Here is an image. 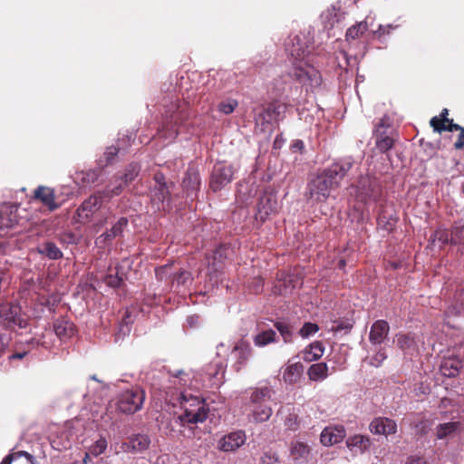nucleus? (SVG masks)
Listing matches in <instances>:
<instances>
[{"label":"nucleus","instance_id":"61","mask_svg":"<svg viewBox=\"0 0 464 464\" xmlns=\"http://www.w3.org/2000/svg\"><path fill=\"white\" fill-rule=\"evenodd\" d=\"M395 27L392 24L387 25H380L379 28L374 32L376 35L379 37L383 36L387 34H390L391 30L394 29Z\"/></svg>","mask_w":464,"mask_h":464},{"label":"nucleus","instance_id":"51","mask_svg":"<svg viewBox=\"0 0 464 464\" xmlns=\"http://www.w3.org/2000/svg\"><path fill=\"white\" fill-rule=\"evenodd\" d=\"M353 327V324L349 320H338L334 321L332 326V331L334 332H341L344 330L345 332H350Z\"/></svg>","mask_w":464,"mask_h":464},{"label":"nucleus","instance_id":"21","mask_svg":"<svg viewBox=\"0 0 464 464\" xmlns=\"http://www.w3.org/2000/svg\"><path fill=\"white\" fill-rule=\"evenodd\" d=\"M200 184L201 180L198 169L189 166L182 181L183 188L187 191L188 196L196 193L199 189Z\"/></svg>","mask_w":464,"mask_h":464},{"label":"nucleus","instance_id":"12","mask_svg":"<svg viewBox=\"0 0 464 464\" xmlns=\"http://www.w3.org/2000/svg\"><path fill=\"white\" fill-rule=\"evenodd\" d=\"M139 172L140 167L138 164H130L126 168L124 174L114 178L115 186L112 188H107L104 189V195L107 196V198L120 195L123 188L136 179Z\"/></svg>","mask_w":464,"mask_h":464},{"label":"nucleus","instance_id":"58","mask_svg":"<svg viewBox=\"0 0 464 464\" xmlns=\"http://www.w3.org/2000/svg\"><path fill=\"white\" fill-rule=\"evenodd\" d=\"M119 150L116 147H108L106 151L104 152V156L106 158V163H111L113 159L117 156Z\"/></svg>","mask_w":464,"mask_h":464},{"label":"nucleus","instance_id":"3","mask_svg":"<svg viewBox=\"0 0 464 464\" xmlns=\"http://www.w3.org/2000/svg\"><path fill=\"white\" fill-rule=\"evenodd\" d=\"M189 103L185 101L177 100L166 107L162 118L161 129L164 139L176 138L178 128L183 125L189 118Z\"/></svg>","mask_w":464,"mask_h":464},{"label":"nucleus","instance_id":"7","mask_svg":"<svg viewBox=\"0 0 464 464\" xmlns=\"http://www.w3.org/2000/svg\"><path fill=\"white\" fill-rule=\"evenodd\" d=\"M145 398V392L140 387L126 390L119 397L118 409L123 413L133 414L142 408Z\"/></svg>","mask_w":464,"mask_h":464},{"label":"nucleus","instance_id":"9","mask_svg":"<svg viewBox=\"0 0 464 464\" xmlns=\"http://www.w3.org/2000/svg\"><path fill=\"white\" fill-rule=\"evenodd\" d=\"M375 146L382 153L390 150L395 141L394 131L389 123V119L383 117L375 126Z\"/></svg>","mask_w":464,"mask_h":464},{"label":"nucleus","instance_id":"63","mask_svg":"<svg viewBox=\"0 0 464 464\" xmlns=\"http://www.w3.org/2000/svg\"><path fill=\"white\" fill-rule=\"evenodd\" d=\"M293 148L302 150L304 148V144L302 140H296L293 144Z\"/></svg>","mask_w":464,"mask_h":464},{"label":"nucleus","instance_id":"14","mask_svg":"<svg viewBox=\"0 0 464 464\" xmlns=\"http://www.w3.org/2000/svg\"><path fill=\"white\" fill-rule=\"evenodd\" d=\"M104 193L93 194L86 198L77 208L76 214L81 222H86L96 213L102 205Z\"/></svg>","mask_w":464,"mask_h":464},{"label":"nucleus","instance_id":"52","mask_svg":"<svg viewBox=\"0 0 464 464\" xmlns=\"http://www.w3.org/2000/svg\"><path fill=\"white\" fill-rule=\"evenodd\" d=\"M434 237L443 245L450 244V233L445 228H439L434 232Z\"/></svg>","mask_w":464,"mask_h":464},{"label":"nucleus","instance_id":"31","mask_svg":"<svg viewBox=\"0 0 464 464\" xmlns=\"http://www.w3.org/2000/svg\"><path fill=\"white\" fill-rule=\"evenodd\" d=\"M251 416L256 423L268 420L273 413L272 407L269 404H251Z\"/></svg>","mask_w":464,"mask_h":464},{"label":"nucleus","instance_id":"49","mask_svg":"<svg viewBox=\"0 0 464 464\" xmlns=\"http://www.w3.org/2000/svg\"><path fill=\"white\" fill-rule=\"evenodd\" d=\"M319 331V326L316 324L314 323H304L302 328L299 331V334L303 338H307L312 334H314Z\"/></svg>","mask_w":464,"mask_h":464},{"label":"nucleus","instance_id":"47","mask_svg":"<svg viewBox=\"0 0 464 464\" xmlns=\"http://www.w3.org/2000/svg\"><path fill=\"white\" fill-rule=\"evenodd\" d=\"M238 106V102L235 99H227L222 101L218 104V111L226 115H229L234 112V111Z\"/></svg>","mask_w":464,"mask_h":464},{"label":"nucleus","instance_id":"48","mask_svg":"<svg viewBox=\"0 0 464 464\" xmlns=\"http://www.w3.org/2000/svg\"><path fill=\"white\" fill-rule=\"evenodd\" d=\"M107 448V441L105 439H100L95 441L89 449L92 456L97 457L102 454Z\"/></svg>","mask_w":464,"mask_h":464},{"label":"nucleus","instance_id":"2","mask_svg":"<svg viewBox=\"0 0 464 464\" xmlns=\"http://www.w3.org/2000/svg\"><path fill=\"white\" fill-rule=\"evenodd\" d=\"M285 45L293 63L291 76L298 82L311 88L320 86L322 83L320 72L304 62L308 54V46L303 39L299 35H295Z\"/></svg>","mask_w":464,"mask_h":464},{"label":"nucleus","instance_id":"37","mask_svg":"<svg viewBox=\"0 0 464 464\" xmlns=\"http://www.w3.org/2000/svg\"><path fill=\"white\" fill-rule=\"evenodd\" d=\"M459 427V422L450 421L439 424L436 427V437L438 440L445 439L446 437L453 434Z\"/></svg>","mask_w":464,"mask_h":464},{"label":"nucleus","instance_id":"54","mask_svg":"<svg viewBox=\"0 0 464 464\" xmlns=\"http://www.w3.org/2000/svg\"><path fill=\"white\" fill-rule=\"evenodd\" d=\"M170 269H171V266L169 265H165L160 267H157L155 269L156 278L159 281H163V280L167 279L168 277H169L171 276Z\"/></svg>","mask_w":464,"mask_h":464},{"label":"nucleus","instance_id":"19","mask_svg":"<svg viewBox=\"0 0 464 464\" xmlns=\"http://www.w3.org/2000/svg\"><path fill=\"white\" fill-rule=\"evenodd\" d=\"M286 110V105L278 101L270 102L260 114L266 122H278Z\"/></svg>","mask_w":464,"mask_h":464},{"label":"nucleus","instance_id":"4","mask_svg":"<svg viewBox=\"0 0 464 464\" xmlns=\"http://www.w3.org/2000/svg\"><path fill=\"white\" fill-rule=\"evenodd\" d=\"M153 180L154 186L150 191L152 207L158 211H169L171 209V194L165 176L161 172H156Z\"/></svg>","mask_w":464,"mask_h":464},{"label":"nucleus","instance_id":"43","mask_svg":"<svg viewBox=\"0 0 464 464\" xmlns=\"http://www.w3.org/2000/svg\"><path fill=\"white\" fill-rule=\"evenodd\" d=\"M309 453L310 449L304 442H295L291 447V455L295 459H305Z\"/></svg>","mask_w":464,"mask_h":464},{"label":"nucleus","instance_id":"42","mask_svg":"<svg viewBox=\"0 0 464 464\" xmlns=\"http://www.w3.org/2000/svg\"><path fill=\"white\" fill-rule=\"evenodd\" d=\"M368 29L367 23L360 22L351 26L345 34L346 40H355L362 36Z\"/></svg>","mask_w":464,"mask_h":464},{"label":"nucleus","instance_id":"5","mask_svg":"<svg viewBox=\"0 0 464 464\" xmlns=\"http://www.w3.org/2000/svg\"><path fill=\"white\" fill-rule=\"evenodd\" d=\"M181 408L184 413L179 417L182 422L198 423L207 420L208 408L206 401L198 397L182 395Z\"/></svg>","mask_w":464,"mask_h":464},{"label":"nucleus","instance_id":"15","mask_svg":"<svg viewBox=\"0 0 464 464\" xmlns=\"http://www.w3.org/2000/svg\"><path fill=\"white\" fill-rule=\"evenodd\" d=\"M128 224L129 221L127 218H120L111 229L106 230L95 239V245L100 248L110 246L114 238L122 236Z\"/></svg>","mask_w":464,"mask_h":464},{"label":"nucleus","instance_id":"38","mask_svg":"<svg viewBox=\"0 0 464 464\" xmlns=\"http://www.w3.org/2000/svg\"><path fill=\"white\" fill-rule=\"evenodd\" d=\"M398 218L392 214L388 215L386 211L381 213L378 217V226L387 232H392L396 227Z\"/></svg>","mask_w":464,"mask_h":464},{"label":"nucleus","instance_id":"33","mask_svg":"<svg viewBox=\"0 0 464 464\" xmlns=\"http://www.w3.org/2000/svg\"><path fill=\"white\" fill-rule=\"evenodd\" d=\"M307 375L311 381H323L328 376V366L325 362L314 363L309 367Z\"/></svg>","mask_w":464,"mask_h":464},{"label":"nucleus","instance_id":"17","mask_svg":"<svg viewBox=\"0 0 464 464\" xmlns=\"http://www.w3.org/2000/svg\"><path fill=\"white\" fill-rule=\"evenodd\" d=\"M246 440V437L244 431H233L219 440L218 449L224 452L235 451L245 444Z\"/></svg>","mask_w":464,"mask_h":464},{"label":"nucleus","instance_id":"36","mask_svg":"<svg viewBox=\"0 0 464 464\" xmlns=\"http://www.w3.org/2000/svg\"><path fill=\"white\" fill-rule=\"evenodd\" d=\"M460 368L461 362L459 361L448 359L441 364L440 372L444 376L451 378L458 375Z\"/></svg>","mask_w":464,"mask_h":464},{"label":"nucleus","instance_id":"28","mask_svg":"<svg viewBox=\"0 0 464 464\" xmlns=\"http://www.w3.org/2000/svg\"><path fill=\"white\" fill-rule=\"evenodd\" d=\"M324 353V346L321 341H314L303 351V359L307 362L319 360Z\"/></svg>","mask_w":464,"mask_h":464},{"label":"nucleus","instance_id":"60","mask_svg":"<svg viewBox=\"0 0 464 464\" xmlns=\"http://www.w3.org/2000/svg\"><path fill=\"white\" fill-rule=\"evenodd\" d=\"M10 341H11V337L9 335L0 334V356L5 352V350L8 347Z\"/></svg>","mask_w":464,"mask_h":464},{"label":"nucleus","instance_id":"64","mask_svg":"<svg viewBox=\"0 0 464 464\" xmlns=\"http://www.w3.org/2000/svg\"><path fill=\"white\" fill-rule=\"evenodd\" d=\"M449 111L447 109H443L439 116V118L445 120L446 121H450L448 118Z\"/></svg>","mask_w":464,"mask_h":464},{"label":"nucleus","instance_id":"27","mask_svg":"<svg viewBox=\"0 0 464 464\" xmlns=\"http://www.w3.org/2000/svg\"><path fill=\"white\" fill-rule=\"evenodd\" d=\"M125 280V274L120 266H116L114 268L110 267L107 275L104 276V283L112 287H121Z\"/></svg>","mask_w":464,"mask_h":464},{"label":"nucleus","instance_id":"62","mask_svg":"<svg viewBox=\"0 0 464 464\" xmlns=\"http://www.w3.org/2000/svg\"><path fill=\"white\" fill-rule=\"evenodd\" d=\"M275 292L281 295H285L289 293L288 286L285 285L284 286L282 285H275Z\"/></svg>","mask_w":464,"mask_h":464},{"label":"nucleus","instance_id":"24","mask_svg":"<svg viewBox=\"0 0 464 464\" xmlns=\"http://www.w3.org/2000/svg\"><path fill=\"white\" fill-rule=\"evenodd\" d=\"M53 330L61 340L72 337L76 332L73 323L65 318L57 319L53 323Z\"/></svg>","mask_w":464,"mask_h":464},{"label":"nucleus","instance_id":"16","mask_svg":"<svg viewBox=\"0 0 464 464\" xmlns=\"http://www.w3.org/2000/svg\"><path fill=\"white\" fill-rule=\"evenodd\" d=\"M369 430L374 435H393L397 432V423L388 417H376L370 422Z\"/></svg>","mask_w":464,"mask_h":464},{"label":"nucleus","instance_id":"13","mask_svg":"<svg viewBox=\"0 0 464 464\" xmlns=\"http://www.w3.org/2000/svg\"><path fill=\"white\" fill-rule=\"evenodd\" d=\"M276 196L272 192L265 191L258 199L255 218L262 224L270 215L276 213Z\"/></svg>","mask_w":464,"mask_h":464},{"label":"nucleus","instance_id":"10","mask_svg":"<svg viewBox=\"0 0 464 464\" xmlns=\"http://www.w3.org/2000/svg\"><path fill=\"white\" fill-rule=\"evenodd\" d=\"M233 175L234 169L231 165H226L222 162L215 164L210 177V188L215 192L220 190L231 182Z\"/></svg>","mask_w":464,"mask_h":464},{"label":"nucleus","instance_id":"25","mask_svg":"<svg viewBox=\"0 0 464 464\" xmlns=\"http://www.w3.org/2000/svg\"><path fill=\"white\" fill-rule=\"evenodd\" d=\"M396 343L405 354L413 355L418 353V344L414 336L411 334H398Z\"/></svg>","mask_w":464,"mask_h":464},{"label":"nucleus","instance_id":"30","mask_svg":"<svg viewBox=\"0 0 464 464\" xmlns=\"http://www.w3.org/2000/svg\"><path fill=\"white\" fill-rule=\"evenodd\" d=\"M303 372L304 365L301 362L291 363L285 368L283 379L288 384H295L300 380Z\"/></svg>","mask_w":464,"mask_h":464},{"label":"nucleus","instance_id":"34","mask_svg":"<svg viewBox=\"0 0 464 464\" xmlns=\"http://www.w3.org/2000/svg\"><path fill=\"white\" fill-rule=\"evenodd\" d=\"M346 444L350 450L358 449L360 451L363 452L369 450L372 442L368 436L356 434L349 438L346 441Z\"/></svg>","mask_w":464,"mask_h":464},{"label":"nucleus","instance_id":"8","mask_svg":"<svg viewBox=\"0 0 464 464\" xmlns=\"http://www.w3.org/2000/svg\"><path fill=\"white\" fill-rule=\"evenodd\" d=\"M26 318L19 305L5 303L0 305V324L5 329L15 330L26 326Z\"/></svg>","mask_w":464,"mask_h":464},{"label":"nucleus","instance_id":"35","mask_svg":"<svg viewBox=\"0 0 464 464\" xmlns=\"http://www.w3.org/2000/svg\"><path fill=\"white\" fill-rule=\"evenodd\" d=\"M40 254L47 256L49 259L57 260L63 257V252L53 242H45L39 248Z\"/></svg>","mask_w":464,"mask_h":464},{"label":"nucleus","instance_id":"40","mask_svg":"<svg viewBox=\"0 0 464 464\" xmlns=\"http://www.w3.org/2000/svg\"><path fill=\"white\" fill-rule=\"evenodd\" d=\"M459 130V134L458 136L457 140L454 143V148L456 150H461L464 148V127L453 123V120H450L447 123V128L445 129V131H455Z\"/></svg>","mask_w":464,"mask_h":464},{"label":"nucleus","instance_id":"39","mask_svg":"<svg viewBox=\"0 0 464 464\" xmlns=\"http://www.w3.org/2000/svg\"><path fill=\"white\" fill-rule=\"evenodd\" d=\"M451 245L464 244V225L460 222H455L450 228Z\"/></svg>","mask_w":464,"mask_h":464},{"label":"nucleus","instance_id":"26","mask_svg":"<svg viewBox=\"0 0 464 464\" xmlns=\"http://www.w3.org/2000/svg\"><path fill=\"white\" fill-rule=\"evenodd\" d=\"M345 431L343 427L325 428L321 433V442L325 446L334 445L343 440Z\"/></svg>","mask_w":464,"mask_h":464},{"label":"nucleus","instance_id":"44","mask_svg":"<svg viewBox=\"0 0 464 464\" xmlns=\"http://www.w3.org/2000/svg\"><path fill=\"white\" fill-rule=\"evenodd\" d=\"M193 278L190 272L187 270H180L178 274H176L172 278V285L177 284L178 286L182 285L185 286L188 284H191Z\"/></svg>","mask_w":464,"mask_h":464},{"label":"nucleus","instance_id":"22","mask_svg":"<svg viewBox=\"0 0 464 464\" xmlns=\"http://www.w3.org/2000/svg\"><path fill=\"white\" fill-rule=\"evenodd\" d=\"M228 247L221 245L210 255L207 256L208 266L210 272L217 273L223 268L224 261L227 257Z\"/></svg>","mask_w":464,"mask_h":464},{"label":"nucleus","instance_id":"29","mask_svg":"<svg viewBox=\"0 0 464 464\" xmlns=\"http://www.w3.org/2000/svg\"><path fill=\"white\" fill-rule=\"evenodd\" d=\"M274 392L270 387L255 388L250 395L251 404H269Z\"/></svg>","mask_w":464,"mask_h":464},{"label":"nucleus","instance_id":"55","mask_svg":"<svg viewBox=\"0 0 464 464\" xmlns=\"http://www.w3.org/2000/svg\"><path fill=\"white\" fill-rule=\"evenodd\" d=\"M278 461V457L272 450L265 451L260 458V464H275Z\"/></svg>","mask_w":464,"mask_h":464},{"label":"nucleus","instance_id":"23","mask_svg":"<svg viewBox=\"0 0 464 464\" xmlns=\"http://www.w3.org/2000/svg\"><path fill=\"white\" fill-rule=\"evenodd\" d=\"M34 198L41 201L51 211H53L60 207V204L55 202L54 190L48 187L39 186L34 190Z\"/></svg>","mask_w":464,"mask_h":464},{"label":"nucleus","instance_id":"20","mask_svg":"<svg viewBox=\"0 0 464 464\" xmlns=\"http://www.w3.org/2000/svg\"><path fill=\"white\" fill-rule=\"evenodd\" d=\"M17 207L4 204L0 207V227L11 228L18 223Z\"/></svg>","mask_w":464,"mask_h":464},{"label":"nucleus","instance_id":"32","mask_svg":"<svg viewBox=\"0 0 464 464\" xmlns=\"http://www.w3.org/2000/svg\"><path fill=\"white\" fill-rule=\"evenodd\" d=\"M150 444V440L146 434H136L130 438L129 447L134 452H142L146 450Z\"/></svg>","mask_w":464,"mask_h":464},{"label":"nucleus","instance_id":"41","mask_svg":"<svg viewBox=\"0 0 464 464\" xmlns=\"http://www.w3.org/2000/svg\"><path fill=\"white\" fill-rule=\"evenodd\" d=\"M276 334L273 330H266L259 333L254 338L256 346H265L270 343L276 342Z\"/></svg>","mask_w":464,"mask_h":464},{"label":"nucleus","instance_id":"45","mask_svg":"<svg viewBox=\"0 0 464 464\" xmlns=\"http://www.w3.org/2000/svg\"><path fill=\"white\" fill-rule=\"evenodd\" d=\"M21 457H24L27 460V462L34 464V458L28 452L20 450L16 452H12L8 454L4 459L2 460L1 464H11L13 460L17 459Z\"/></svg>","mask_w":464,"mask_h":464},{"label":"nucleus","instance_id":"18","mask_svg":"<svg viewBox=\"0 0 464 464\" xmlns=\"http://www.w3.org/2000/svg\"><path fill=\"white\" fill-rule=\"evenodd\" d=\"M390 325L385 320H377L371 326L369 341L372 344H381L387 338Z\"/></svg>","mask_w":464,"mask_h":464},{"label":"nucleus","instance_id":"57","mask_svg":"<svg viewBox=\"0 0 464 464\" xmlns=\"http://www.w3.org/2000/svg\"><path fill=\"white\" fill-rule=\"evenodd\" d=\"M82 181L86 183H94L99 177L96 170H88L87 172H82Z\"/></svg>","mask_w":464,"mask_h":464},{"label":"nucleus","instance_id":"59","mask_svg":"<svg viewBox=\"0 0 464 464\" xmlns=\"http://www.w3.org/2000/svg\"><path fill=\"white\" fill-rule=\"evenodd\" d=\"M407 464H428V462L423 456L411 455L407 459Z\"/></svg>","mask_w":464,"mask_h":464},{"label":"nucleus","instance_id":"53","mask_svg":"<svg viewBox=\"0 0 464 464\" xmlns=\"http://www.w3.org/2000/svg\"><path fill=\"white\" fill-rule=\"evenodd\" d=\"M447 123L448 121L439 118L438 116L432 117L430 121V124L433 128L434 131H437L439 133L445 131V129L447 128Z\"/></svg>","mask_w":464,"mask_h":464},{"label":"nucleus","instance_id":"46","mask_svg":"<svg viewBox=\"0 0 464 464\" xmlns=\"http://www.w3.org/2000/svg\"><path fill=\"white\" fill-rule=\"evenodd\" d=\"M275 327L280 333L285 343H290L292 341V329L291 326L285 322H276Z\"/></svg>","mask_w":464,"mask_h":464},{"label":"nucleus","instance_id":"11","mask_svg":"<svg viewBox=\"0 0 464 464\" xmlns=\"http://www.w3.org/2000/svg\"><path fill=\"white\" fill-rule=\"evenodd\" d=\"M253 349L250 343L244 338L238 340L232 348L231 356L234 361L232 368L237 372L243 370L250 357L252 356Z\"/></svg>","mask_w":464,"mask_h":464},{"label":"nucleus","instance_id":"50","mask_svg":"<svg viewBox=\"0 0 464 464\" xmlns=\"http://www.w3.org/2000/svg\"><path fill=\"white\" fill-rule=\"evenodd\" d=\"M387 359V354L383 348H380L376 353L370 359L369 363L373 367L382 366V362Z\"/></svg>","mask_w":464,"mask_h":464},{"label":"nucleus","instance_id":"6","mask_svg":"<svg viewBox=\"0 0 464 464\" xmlns=\"http://www.w3.org/2000/svg\"><path fill=\"white\" fill-rule=\"evenodd\" d=\"M355 197L358 201L377 202L382 194V187L378 178L365 175L359 178L355 187Z\"/></svg>","mask_w":464,"mask_h":464},{"label":"nucleus","instance_id":"56","mask_svg":"<svg viewBox=\"0 0 464 464\" xmlns=\"http://www.w3.org/2000/svg\"><path fill=\"white\" fill-rule=\"evenodd\" d=\"M285 425L287 427V429L291 430H295L298 428V421H297V415L295 413H290L285 420Z\"/></svg>","mask_w":464,"mask_h":464},{"label":"nucleus","instance_id":"1","mask_svg":"<svg viewBox=\"0 0 464 464\" xmlns=\"http://www.w3.org/2000/svg\"><path fill=\"white\" fill-rule=\"evenodd\" d=\"M353 164L354 160L351 157L340 159L311 178L307 183L306 198L314 203L325 202L331 191L339 188Z\"/></svg>","mask_w":464,"mask_h":464}]
</instances>
